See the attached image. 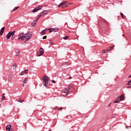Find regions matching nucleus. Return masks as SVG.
Listing matches in <instances>:
<instances>
[{
	"mask_svg": "<svg viewBox=\"0 0 131 131\" xmlns=\"http://www.w3.org/2000/svg\"><path fill=\"white\" fill-rule=\"evenodd\" d=\"M0 106H1V104H0Z\"/></svg>",
	"mask_w": 131,
	"mask_h": 131,
	"instance_id": "ea45409f",
	"label": "nucleus"
},
{
	"mask_svg": "<svg viewBox=\"0 0 131 131\" xmlns=\"http://www.w3.org/2000/svg\"><path fill=\"white\" fill-rule=\"evenodd\" d=\"M31 36H32V34H31L30 32H28L25 35H24V33H22L18 35V39H21V40H24L26 38V41H28V40L31 38Z\"/></svg>",
	"mask_w": 131,
	"mask_h": 131,
	"instance_id": "f257e3e1",
	"label": "nucleus"
},
{
	"mask_svg": "<svg viewBox=\"0 0 131 131\" xmlns=\"http://www.w3.org/2000/svg\"><path fill=\"white\" fill-rule=\"evenodd\" d=\"M117 101H118L119 102H121V101L120 100V99H119V98H118L117 99Z\"/></svg>",
	"mask_w": 131,
	"mask_h": 131,
	"instance_id": "c756f323",
	"label": "nucleus"
},
{
	"mask_svg": "<svg viewBox=\"0 0 131 131\" xmlns=\"http://www.w3.org/2000/svg\"><path fill=\"white\" fill-rule=\"evenodd\" d=\"M24 71L21 72L20 73V75H24Z\"/></svg>",
	"mask_w": 131,
	"mask_h": 131,
	"instance_id": "a878e982",
	"label": "nucleus"
},
{
	"mask_svg": "<svg viewBox=\"0 0 131 131\" xmlns=\"http://www.w3.org/2000/svg\"><path fill=\"white\" fill-rule=\"evenodd\" d=\"M118 102H119V101L116 100L114 101V103H118Z\"/></svg>",
	"mask_w": 131,
	"mask_h": 131,
	"instance_id": "2f4dec72",
	"label": "nucleus"
},
{
	"mask_svg": "<svg viewBox=\"0 0 131 131\" xmlns=\"http://www.w3.org/2000/svg\"><path fill=\"white\" fill-rule=\"evenodd\" d=\"M49 131H52L51 129H49Z\"/></svg>",
	"mask_w": 131,
	"mask_h": 131,
	"instance_id": "4c0bfd02",
	"label": "nucleus"
},
{
	"mask_svg": "<svg viewBox=\"0 0 131 131\" xmlns=\"http://www.w3.org/2000/svg\"><path fill=\"white\" fill-rule=\"evenodd\" d=\"M37 21H38V19L37 18V19L36 20H34V22L32 23V26H35Z\"/></svg>",
	"mask_w": 131,
	"mask_h": 131,
	"instance_id": "ddd939ff",
	"label": "nucleus"
},
{
	"mask_svg": "<svg viewBox=\"0 0 131 131\" xmlns=\"http://www.w3.org/2000/svg\"><path fill=\"white\" fill-rule=\"evenodd\" d=\"M21 55L18 56V57H20Z\"/></svg>",
	"mask_w": 131,
	"mask_h": 131,
	"instance_id": "58836bf2",
	"label": "nucleus"
},
{
	"mask_svg": "<svg viewBox=\"0 0 131 131\" xmlns=\"http://www.w3.org/2000/svg\"><path fill=\"white\" fill-rule=\"evenodd\" d=\"M67 3V2H63L62 3H60V5L58 6V8H60V7H62V6H64Z\"/></svg>",
	"mask_w": 131,
	"mask_h": 131,
	"instance_id": "f8f14e48",
	"label": "nucleus"
},
{
	"mask_svg": "<svg viewBox=\"0 0 131 131\" xmlns=\"http://www.w3.org/2000/svg\"><path fill=\"white\" fill-rule=\"evenodd\" d=\"M112 48H113V47H111L108 48L107 49L102 51V54H106V53H107V52H108V51H110V50H111V49H112Z\"/></svg>",
	"mask_w": 131,
	"mask_h": 131,
	"instance_id": "6e6552de",
	"label": "nucleus"
},
{
	"mask_svg": "<svg viewBox=\"0 0 131 131\" xmlns=\"http://www.w3.org/2000/svg\"><path fill=\"white\" fill-rule=\"evenodd\" d=\"M41 8H42V7L39 6L38 7H36L33 10H32L31 12H32V13H35V12H37V11H39V10H41Z\"/></svg>",
	"mask_w": 131,
	"mask_h": 131,
	"instance_id": "423d86ee",
	"label": "nucleus"
},
{
	"mask_svg": "<svg viewBox=\"0 0 131 131\" xmlns=\"http://www.w3.org/2000/svg\"><path fill=\"white\" fill-rule=\"evenodd\" d=\"M68 6H69V5H66V6H65L64 7H65V8H66V7H68Z\"/></svg>",
	"mask_w": 131,
	"mask_h": 131,
	"instance_id": "f704fd0d",
	"label": "nucleus"
},
{
	"mask_svg": "<svg viewBox=\"0 0 131 131\" xmlns=\"http://www.w3.org/2000/svg\"><path fill=\"white\" fill-rule=\"evenodd\" d=\"M69 79H71V77H69Z\"/></svg>",
	"mask_w": 131,
	"mask_h": 131,
	"instance_id": "e433bc0d",
	"label": "nucleus"
},
{
	"mask_svg": "<svg viewBox=\"0 0 131 131\" xmlns=\"http://www.w3.org/2000/svg\"><path fill=\"white\" fill-rule=\"evenodd\" d=\"M130 77H131V75H129V77H128V78H130Z\"/></svg>",
	"mask_w": 131,
	"mask_h": 131,
	"instance_id": "c9c22d12",
	"label": "nucleus"
},
{
	"mask_svg": "<svg viewBox=\"0 0 131 131\" xmlns=\"http://www.w3.org/2000/svg\"><path fill=\"white\" fill-rule=\"evenodd\" d=\"M51 81L53 82V83H55V82H56V81H55V80H52Z\"/></svg>",
	"mask_w": 131,
	"mask_h": 131,
	"instance_id": "c85d7f7f",
	"label": "nucleus"
},
{
	"mask_svg": "<svg viewBox=\"0 0 131 131\" xmlns=\"http://www.w3.org/2000/svg\"><path fill=\"white\" fill-rule=\"evenodd\" d=\"M47 39V36H45L43 37V39Z\"/></svg>",
	"mask_w": 131,
	"mask_h": 131,
	"instance_id": "cd10ccee",
	"label": "nucleus"
},
{
	"mask_svg": "<svg viewBox=\"0 0 131 131\" xmlns=\"http://www.w3.org/2000/svg\"><path fill=\"white\" fill-rule=\"evenodd\" d=\"M27 80H28L27 78H26L24 79V83H26V82H27Z\"/></svg>",
	"mask_w": 131,
	"mask_h": 131,
	"instance_id": "4be33fe9",
	"label": "nucleus"
},
{
	"mask_svg": "<svg viewBox=\"0 0 131 131\" xmlns=\"http://www.w3.org/2000/svg\"><path fill=\"white\" fill-rule=\"evenodd\" d=\"M43 80V84L46 86V88H48L49 86V81L50 80V78L49 77L44 75L42 77Z\"/></svg>",
	"mask_w": 131,
	"mask_h": 131,
	"instance_id": "f03ea898",
	"label": "nucleus"
},
{
	"mask_svg": "<svg viewBox=\"0 0 131 131\" xmlns=\"http://www.w3.org/2000/svg\"><path fill=\"white\" fill-rule=\"evenodd\" d=\"M48 31V30L47 29L43 30L41 32H40V35H43V34H46V33Z\"/></svg>",
	"mask_w": 131,
	"mask_h": 131,
	"instance_id": "1a4fd4ad",
	"label": "nucleus"
},
{
	"mask_svg": "<svg viewBox=\"0 0 131 131\" xmlns=\"http://www.w3.org/2000/svg\"><path fill=\"white\" fill-rule=\"evenodd\" d=\"M58 110H62V108H58Z\"/></svg>",
	"mask_w": 131,
	"mask_h": 131,
	"instance_id": "72a5a7b5",
	"label": "nucleus"
},
{
	"mask_svg": "<svg viewBox=\"0 0 131 131\" xmlns=\"http://www.w3.org/2000/svg\"><path fill=\"white\" fill-rule=\"evenodd\" d=\"M21 51L19 50L18 52H16L15 57H17V56H19V54H20V52Z\"/></svg>",
	"mask_w": 131,
	"mask_h": 131,
	"instance_id": "4468645a",
	"label": "nucleus"
},
{
	"mask_svg": "<svg viewBox=\"0 0 131 131\" xmlns=\"http://www.w3.org/2000/svg\"><path fill=\"white\" fill-rule=\"evenodd\" d=\"M2 100H3V101H5V100H6V96H5V94H3L2 95Z\"/></svg>",
	"mask_w": 131,
	"mask_h": 131,
	"instance_id": "2eb2a0df",
	"label": "nucleus"
},
{
	"mask_svg": "<svg viewBox=\"0 0 131 131\" xmlns=\"http://www.w3.org/2000/svg\"><path fill=\"white\" fill-rule=\"evenodd\" d=\"M48 30H50V32H53V31H54V29H49Z\"/></svg>",
	"mask_w": 131,
	"mask_h": 131,
	"instance_id": "5701e85b",
	"label": "nucleus"
},
{
	"mask_svg": "<svg viewBox=\"0 0 131 131\" xmlns=\"http://www.w3.org/2000/svg\"><path fill=\"white\" fill-rule=\"evenodd\" d=\"M24 72V73H26V74L28 73V69H26Z\"/></svg>",
	"mask_w": 131,
	"mask_h": 131,
	"instance_id": "b1692460",
	"label": "nucleus"
},
{
	"mask_svg": "<svg viewBox=\"0 0 131 131\" xmlns=\"http://www.w3.org/2000/svg\"><path fill=\"white\" fill-rule=\"evenodd\" d=\"M71 88H72V86L70 85H69V89H71Z\"/></svg>",
	"mask_w": 131,
	"mask_h": 131,
	"instance_id": "7c9ffc66",
	"label": "nucleus"
},
{
	"mask_svg": "<svg viewBox=\"0 0 131 131\" xmlns=\"http://www.w3.org/2000/svg\"><path fill=\"white\" fill-rule=\"evenodd\" d=\"M13 67V69H16V67H17V64L16 63H14L12 65Z\"/></svg>",
	"mask_w": 131,
	"mask_h": 131,
	"instance_id": "f3484780",
	"label": "nucleus"
},
{
	"mask_svg": "<svg viewBox=\"0 0 131 131\" xmlns=\"http://www.w3.org/2000/svg\"><path fill=\"white\" fill-rule=\"evenodd\" d=\"M119 99H120V101H123L124 100V96L123 95H122L119 97Z\"/></svg>",
	"mask_w": 131,
	"mask_h": 131,
	"instance_id": "9b49d317",
	"label": "nucleus"
},
{
	"mask_svg": "<svg viewBox=\"0 0 131 131\" xmlns=\"http://www.w3.org/2000/svg\"><path fill=\"white\" fill-rule=\"evenodd\" d=\"M49 42L52 46H54V45H55V43L53 42V40H50Z\"/></svg>",
	"mask_w": 131,
	"mask_h": 131,
	"instance_id": "a211bd4d",
	"label": "nucleus"
},
{
	"mask_svg": "<svg viewBox=\"0 0 131 131\" xmlns=\"http://www.w3.org/2000/svg\"><path fill=\"white\" fill-rule=\"evenodd\" d=\"M43 54H45V51H43V49L41 48H40V50L38 51V52L37 53V56L40 57V56H42Z\"/></svg>",
	"mask_w": 131,
	"mask_h": 131,
	"instance_id": "7ed1b4c3",
	"label": "nucleus"
},
{
	"mask_svg": "<svg viewBox=\"0 0 131 131\" xmlns=\"http://www.w3.org/2000/svg\"><path fill=\"white\" fill-rule=\"evenodd\" d=\"M67 91L64 92V93H65L66 94H67V95H68V93H69V89H67Z\"/></svg>",
	"mask_w": 131,
	"mask_h": 131,
	"instance_id": "412c9836",
	"label": "nucleus"
},
{
	"mask_svg": "<svg viewBox=\"0 0 131 131\" xmlns=\"http://www.w3.org/2000/svg\"><path fill=\"white\" fill-rule=\"evenodd\" d=\"M15 32H16V31L10 32L6 36L7 39H9V38H10V37H11V36L13 35V34H15Z\"/></svg>",
	"mask_w": 131,
	"mask_h": 131,
	"instance_id": "20e7f679",
	"label": "nucleus"
},
{
	"mask_svg": "<svg viewBox=\"0 0 131 131\" xmlns=\"http://www.w3.org/2000/svg\"><path fill=\"white\" fill-rule=\"evenodd\" d=\"M18 102H19V103H23V101H22L21 99H19V100H18Z\"/></svg>",
	"mask_w": 131,
	"mask_h": 131,
	"instance_id": "bb28decb",
	"label": "nucleus"
},
{
	"mask_svg": "<svg viewBox=\"0 0 131 131\" xmlns=\"http://www.w3.org/2000/svg\"><path fill=\"white\" fill-rule=\"evenodd\" d=\"M5 31V27H3L1 31H0V36L1 35H3V33H4V32Z\"/></svg>",
	"mask_w": 131,
	"mask_h": 131,
	"instance_id": "9d476101",
	"label": "nucleus"
},
{
	"mask_svg": "<svg viewBox=\"0 0 131 131\" xmlns=\"http://www.w3.org/2000/svg\"><path fill=\"white\" fill-rule=\"evenodd\" d=\"M46 14H48V12L47 11H43L41 13H40L38 17L37 18L38 20L40 18V17H42L44 15H46Z\"/></svg>",
	"mask_w": 131,
	"mask_h": 131,
	"instance_id": "39448f33",
	"label": "nucleus"
},
{
	"mask_svg": "<svg viewBox=\"0 0 131 131\" xmlns=\"http://www.w3.org/2000/svg\"><path fill=\"white\" fill-rule=\"evenodd\" d=\"M121 17H122V18H123V19H124V16L123 15V13H121Z\"/></svg>",
	"mask_w": 131,
	"mask_h": 131,
	"instance_id": "393cba45",
	"label": "nucleus"
},
{
	"mask_svg": "<svg viewBox=\"0 0 131 131\" xmlns=\"http://www.w3.org/2000/svg\"><path fill=\"white\" fill-rule=\"evenodd\" d=\"M6 130L7 131H14L12 129H11V127H12V126L11 125H8L6 126Z\"/></svg>",
	"mask_w": 131,
	"mask_h": 131,
	"instance_id": "0eeeda50",
	"label": "nucleus"
},
{
	"mask_svg": "<svg viewBox=\"0 0 131 131\" xmlns=\"http://www.w3.org/2000/svg\"><path fill=\"white\" fill-rule=\"evenodd\" d=\"M68 38H69L68 36H66L63 37V39H65L66 40L68 39Z\"/></svg>",
	"mask_w": 131,
	"mask_h": 131,
	"instance_id": "aec40b11",
	"label": "nucleus"
},
{
	"mask_svg": "<svg viewBox=\"0 0 131 131\" xmlns=\"http://www.w3.org/2000/svg\"><path fill=\"white\" fill-rule=\"evenodd\" d=\"M18 9H19V7H16L12 11H16Z\"/></svg>",
	"mask_w": 131,
	"mask_h": 131,
	"instance_id": "6ab92c4d",
	"label": "nucleus"
},
{
	"mask_svg": "<svg viewBox=\"0 0 131 131\" xmlns=\"http://www.w3.org/2000/svg\"><path fill=\"white\" fill-rule=\"evenodd\" d=\"M11 39L12 40H14V39H15V34L11 35Z\"/></svg>",
	"mask_w": 131,
	"mask_h": 131,
	"instance_id": "dca6fc26",
	"label": "nucleus"
},
{
	"mask_svg": "<svg viewBox=\"0 0 131 131\" xmlns=\"http://www.w3.org/2000/svg\"><path fill=\"white\" fill-rule=\"evenodd\" d=\"M9 81H11L12 80V78H9Z\"/></svg>",
	"mask_w": 131,
	"mask_h": 131,
	"instance_id": "473e14b6",
	"label": "nucleus"
}]
</instances>
